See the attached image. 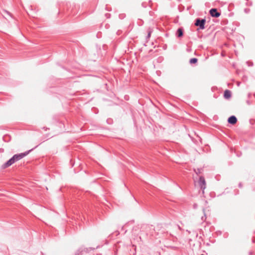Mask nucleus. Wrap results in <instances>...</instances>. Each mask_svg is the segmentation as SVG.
Segmentation results:
<instances>
[{"label": "nucleus", "instance_id": "nucleus-10", "mask_svg": "<svg viewBox=\"0 0 255 255\" xmlns=\"http://www.w3.org/2000/svg\"><path fill=\"white\" fill-rule=\"evenodd\" d=\"M153 31V30L151 28H148L147 29V35L146 37V40L148 41L151 36V34Z\"/></svg>", "mask_w": 255, "mask_h": 255}, {"label": "nucleus", "instance_id": "nucleus-1", "mask_svg": "<svg viewBox=\"0 0 255 255\" xmlns=\"http://www.w3.org/2000/svg\"><path fill=\"white\" fill-rule=\"evenodd\" d=\"M206 20L205 19L197 18L195 20V25L196 26H199L200 29H204L205 28V24Z\"/></svg>", "mask_w": 255, "mask_h": 255}, {"label": "nucleus", "instance_id": "nucleus-3", "mask_svg": "<svg viewBox=\"0 0 255 255\" xmlns=\"http://www.w3.org/2000/svg\"><path fill=\"white\" fill-rule=\"evenodd\" d=\"M15 162V159L12 156L11 158H10L8 161H7L5 163L1 165L2 169H5L9 166H11L12 164Z\"/></svg>", "mask_w": 255, "mask_h": 255}, {"label": "nucleus", "instance_id": "nucleus-13", "mask_svg": "<svg viewBox=\"0 0 255 255\" xmlns=\"http://www.w3.org/2000/svg\"><path fill=\"white\" fill-rule=\"evenodd\" d=\"M247 64L249 66H252L253 65V63L252 62L248 61L247 62Z\"/></svg>", "mask_w": 255, "mask_h": 255}, {"label": "nucleus", "instance_id": "nucleus-4", "mask_svg": "<svg viewBox=\"0 0 255 255\" xmlns=\"http://www.w3.org/2000/svg\"><path fill=\"white\" fill-rule=\"evenodd\" d=\"M198 183L201 189L203 190V193H204V190L206 188V181L204 177L200 176Z\"/></svg>", "mask_w": 255, "mask_h": 255}, {"label": "nucleus", "instance_id": "nucleus-2", "mask_svg": "<svg viewBox=\"0 0 255 255\" xmlns=\"http://www.w3.org/2000/svg\"><path fill=\"white\" fill-rule=\"evenodd\" d=\"M32 149L29 150L28 151H26L23 153H20L19 154H14L13 157L15 159V162L21 159L24 157L26 156L30 151H31Z\"/></svg>", "mask_w": 255, "mask_h": 255}, {"label": "nucleus", "instance_id": "nucleus-14", "mask_svg": "<svg viewBox=\"0 0 255 255\" xmlns=\"http://www.w3.org/2000/svg\"><path fill=\"white\" fill-rule=\"evenodd\" d=\"M195 171L196 172V174H200L201 173V170L200 169H198L197 171H196L195 170Z\"/></svg>", "mask_w": 255, "mask_h": 255}, {"label": "nucleus", "instance_id": "nucleus-9", "mask_svg": "<svg viewBox=\"0 0 255 255\" xmlns=\"http://www.w3.org/2000/svg\"><path fill=\"white\" fill-rule=\"evenodd\" d=\"M183 35V29L182 28H179L176 32V35L178 37H181Z\"/></svg>", "mask_w": 255, "mask_h": 255}, {"label": "nucleus", "instance_id": "nucleus-6", "mask_svg": "<svg viewBox=\"0 0 255 255\" xmlns=\"http://www.w3.org/2000/svg\"><path fill=\"white\" fill-rule=\"evenodd\" d=\"M89 249L84 247H81L75 252V255H82L83 253H88Z\"/></svg>", "mask_w": 255, "mask_h": 255}, {"label": "nucleus", "instance_id": "nucleus-11", "mask_svg": "<svg viewBox=\"0 0 255 255\" xmlns=\"http://www.w3.org/2000/svg\"><path fill=\"white\" fill-rule=\"evenodd\" d=\"M198 61V59L197 58H191L190 60V63L192 64H195Z\"/></svg>", "mask_w": 255, "mask_h": 255}, {"label": "nucleus", "instance_id": "nucleus-12", "mask_svg": "<svg viewBox=\"0 0 255 255\" xmlns=\"http://www.w3.org/2000/svg\"><path fill=\"white\" fill-rule=\"evenodd\" d=\"M204 215L201 217V220L203 222H204L206 220V215L205 213V209L203 210Z\"/></svg>", "mask_w": 255, "mask_h": 255}, {"label": "nucleus", "instance_id": "nucleus-5", "mask_svg": "<svg viewBox=\"0 0 255 255\" xmlns=\"http://www.w3.org/2000/svg\"><path fill=\"white\" fill-rule=\"evenodd\" d=\"M209 12L211 16L217 18L221 15V13L218 12L216 8H212Z\"/></svg>", "mask_w": 255, "mask_h": 255}, {"label": "nucleus", "instance_id": "nucleus-7", "mask_svg": "<svg viewBox=\"0 0 255 255\" xmlns=\"http://www.w3.org/2000/svg\"><path fill=\"white\" fill-rule=\"evenodd\" d=\"M228 122L230 124L235 125L237 122V119L235 116H232L228 118Z\"/></svg>", "mask_w": 255, "mask_h": 255}, {"label": "nucleus", "instance_id": "nucleus-8", "mask_svg": "<svg viewBox=\"0 0 255 255\" xmlns=\"http://www.w3.org/2000/svg\"><path fill=\"white\" fill-rule=\"evenodd\" d=\"M224 97L225 99H229L231 97V92L229 90H226L224 92Z\"/></svg>", "mask_w": 255, "mask_h": 255}, {"label": "nucleus", "instance_id": "nucleus-15", "mask_svg": "<svg viewBox=\"0 0 255 255\" xmlns=\"http://www.w3.org/2000/svg\"><path fill=\"white\" fill-rule=\"evenodd\" d=\"M239 187L240 188H242V183H240L239 184Z\"/></svg>", "mask_w": 255, "mask_h": 255}]
</instances>
